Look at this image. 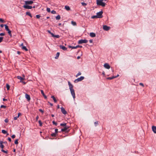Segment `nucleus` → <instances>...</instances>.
<instances>
[{
  "mask_svg": "<svg viewBox=\"0 0 156 156\" xmlns=\"http://www.w3.org/2000/svg\"><path fill=\"white\" fill-rule=\"evenodd\" d=\"M104 0H97V4L98 5L101 6L103 7H105L106 5V4L103 2V1Z\"/></svg>",
  "mask_w": 156,
  "mask_h": 156,
  "instance_id": "nucleus-1",
  "label": "nucleus"
},
{
  "mask_svg": "<svg viewBox=\"0 0 156 156\" xmlns=\"http://www.w3.org/2000/svg\"><path fill=\"white\" fill-rule=\"evenodd\" d=\"M69 127L68 126H66L64 127V128L61 129V131L62 132H65L66 133H68L69 131Z\"/></svg>",
  "mask_w": 156,
  "mask_h": 156,
  "instance_id": "nucleus-2",
  "label": "nucleus"
},
{
  "mask_svg": "<svg viewBox=\"0 0 156 156\" xmlns=\"http://www.w3.org/2000/svg\"><path fill=\"white\" fill-rule=\"evenodd\" d=\"M5 28L6 30L8 31V33L11 37H12L11 31L9 28L6 25H4Z\"/></svg>",
  "mask_w": 156,
  "mask_h": 156,
  "instance_id": "nucleus-3",
  "label": "nucleus"
},
{
  "mask_svg": "<svg viewBox=\"0 0 156 156\" xmlns=\"http://www.w3.org/2000/svg\"><path fill=\"white\" fill-rule=\"evenodd\" d=\"M84 79V77L83 76H81L80 78H78L77 79H76L74 81V82L75 83H77L79 81H81L83 80Z\"/></svg>",
  "mask_w": 156,
  "mask_h": 156,
  "instance_id": "nucleus-4",
  "label": "nucleus"
},
{
  "mask_svg": "<svg viewBox=\"0 0 156 156\" xmlns=\"http://www.w3.org/2000/svg\"><path fill=\"white\" fill-rule=\"evenodd\" d=\"M88 41L86 39H81L79 41H78V43L79 44H80L83 43H86Z\"/></svg>",
  "mask_w": 156,
  "mask_h": 156,
  "instance_id": "nucleus-5",
  "label": "nucleus"
},
{
  "mask_svg": "<svg viewBox=\"0 0 156 156\" xmlns=\"http://www.w3.org/2000/svg\"><path fill=\"white\" fill-rule=\"evenodd\" d=\"M103 13V12L102 11H101L97 13V16L98 17V18H101L103 17V16L102 15V13Z\"/></svg>",
  "mask_w": 156,
  "mask_h": 156,
  "instance_id": "nucleus-6",
  "label": "nucleus"
},
{
  "mask_svg": "<svg viewBox=\"0 0 156 156\" xmlns=\"http://www.w3.org/2000/svg\"><path fill=\"white\" fill-rule=\"evenodd\" d=\"M25 4L26 5H31L33 3V1H26L25 2Z\"/></svg>",
  "mask_w": 156,
  "mask_h": 156,
  "instance_id": "nucleus-7",
  "label": "nucleus"
},
{
  "mask_svg": "<svg viewBox=\"0 0 156 156\" xmlns=\"http://www.w3.org/2000/svg\"><path fill=\"white\" fill-rule=\"evenodd\" d=\"M104 67L107 69H109L110 68V66L107 63H105L104 65Z\"/></svg>",
  "mask_w": 156,
  "mask_h": 156,
  "instance_id": "nucleus-8",
  "label": "nucleus"
},
{
  "mask_svg": "<svg viewBox=\"0 0 156 156\" xmlns=\"http://www.w3.org/2000/svg\"><path fill=\"white\" fill-rule=\"evenodd\" d=\"M110 27H109L107 26L106 25H104L103 26V29L104 30L108 31L109 30Z\"/></svg>",
  "mask_w": 156,
  "mask_h": 156,
  "instance_id": "nucleus-9",
  "label": "nucleus"
},
{
  "mask_svg": "<svg viewBox=\"0 0 156 156\" xmlns=\"http://www.w3.org/2000/svg\"><path fill=\"white\" fill-rule=\"evenodd\" d=\"M70 91L72 95L73 98L74 99L75 98V93L74 90V89H72V90H70Z\"/></svg>",
  "mask_w": 156,
  "mask_h": 156,
  "instance_id": "nucleus-10",
  "label": "nucleus"
},
{
  "mask_svg": "<svg viewBox=\"0 0 156 156\" xmlns=\"http://www.w3.org/2000/svg\"><path fill=\"white\" fill-rule=\"evenodd\" d=\"M61 109L62 112L63 114L64 115L66 114V111L65 110V109L63 107H62L61 108Z\"/></svg>",
  "mask_w": 156,
  "mask_h": 156,
  "instance_id": "nucleus-11",
  "label": "nucleus"
},
{
  "mask_svg": "<svg viewBox=\"0 0 156 156\" xmlns=\"http://www.w3.org/2000/svg\"><path fill=\"white\" fill-rule=\"evenodd\" d=\"M23 7L25 9H30L32 8V6L28 5H24L23 6Z\"/></svg>",
  "mask_w": 156,
  "mask_h": 156,
  "instance_id": "nucleus-12",
  "label": "nucleus"
},
{
  "mask_svg": "<svg viewBox=\"0 0 156 156\" xmlns=\"http://www.w3.org/2000/svg\"><path fill=\"white\" fill-rule=\"evenodd\" d=\"M68 85L69 86L70 90H72V89H73V85L72 84H71L70 83V82H69V81L68 82Z\"/></svg>",
  "mask_w": 156,
  "mask_h": 156,
  "instance_id": "nucleus-13",
  "label": "nucleus"
},
{
  "mask_svg": "<svg viewBox=\"0 0 156 156\" xmlns=\"http://www.w3.org/2000/svg\"><path fill=\"white\" fill-rule=\"evenodd\" d=\"M152 129L153 131L155 133H156V126H152Z\"/></svg>",
  "mask_w": 156,
  "mask_h": 156,
  "instance_id": "nucleus-14",
  "label": "nucleus"
},
{
  "mask_svg": "<svg viewBox=\"0 0 156 156\" xmlns=\"http://www.w3.org/2000/svg\"><path fill=\"white\" fill-rule=\"evenodd\" d=\"M25 97L28 101H29L30 100V96L29 95H28L27 94H26Z\"/></svg>",
  "mask_w": 156,
  "mask_h": 156,
  "instance_id": "nucleus-15",
  "label": "nucleus"
},
{
  "mask_svg": "<svg viewBox=\"0 0 156 156\" xmlns=\"http://www.w3.org/2000/svg\"><path fill=\"white\" fill-rule=\"evenodd\" d=\"M59 47L61 49H62L66 51L67 50V48H66L63 46L60 45Z\"/></svg>",
  "mask_w": 156,
  "mask_h": 156,
  "instance_id": "nucleus-16",
  "label": "nucleus"
},
{
  "mask_svg": "<svg viewBox=\"0 0 156 156\" xmlns=\"http://www.w3.org/2000/svg\"><path fill=\"white\" fill-rule=\"evenodd\" d=\"M41 94L43 95V96L44 97V98L45 99H47V97L45 95L43 90H41Z\"/></svg>",
  "mask_w": 156,
  "mask_h": 156,
  "instance_id": "nucleus-17",
  "label": "nucleus"
},
{
  "mask_svg": "<svg viewBox=\"0 0 156 156\" xmlns=\"http://www.w3.org/2000/svg\"><path fill=\"white\" fill-rule=\"evenodd\" d=\"M90 35L91 37H94L96 36L95 34L94 33H90Z\"/></svg>",
  "mask_w": 156,
  "mask_h": 156,
  "instance_id": "nucleus-18",
  "label": "nucleus"
},
{
  "mask_svg": "<svg viewBox=\"0 0 156 156\" xmlns=\"http://www.w3.org/2000/svg\"><path fill=\"white\" fill-rule=\"evenodd\" d=\"M3 142L2 141H0V147H1L2 149H3L4 147V146L3 145Z\"/></svg>",
  "mask_w": 156,
  "mask_h": 156,
  "instance_id": "nucleus-19",
  "label": "nucleus"
},
{
  "mask_svg": "<svg viewBox=\"0 0 156 156\" xmlns=\"http://www.w3.org/2000/svg\"><path fill=\"white\" fill-rule=\"evenodd\" d=\"M51 98L53 99L55 103L57 102V101L56 99V98H55L54 96H51Z\"/></svg>",
  "mask_w": 156,
  "mask_h": 156,
  "instance_id": "nucleus-20",
  "label": "nucleus"
},
{
  "mask_svg": "<svg viewBox=\"0 0 156 156\" xmlns=\"http://www.w3.org/2000/svg\"><path fill=\"white\" fill-rule=\"evenodd\" d=\"M116 77H115L114 76H113L112 77H107L106 79L107 80H112L114 78H116Z\"/></svg>",
  "mask_w": 156,
  "mask_h": 156,
  "instance_id": "nucleus-21",
  "label": "nucleus"
},
{
  "mask_svg": "<svg viewBox=\"0 0 156 156\" xmlns=\"http://www.w3.org/2000/svg\"><path fill=\"white\" fill-rule=\"evenodd\" d=\"M65 8L67 10H69L70 9V8L67 5H66L65 6Z\"/></svg>",
  "mask_w": 156,
  "mask_h": 156,
  "instance_id": "nucleus-22",
  "label": "nucleus"
},
{
  "mask_svg": "<svg viewBox=\"0 0 156 156\" xmlns=\"http://www.w3.org/2000/svg\"><path fill=\"white\" fill-rule=\"evenodd\" d=\"M26 14L27 15H28V16H29L31 17H32V15H31V13L29 12H26Z\"/></svg>",
  "mask_w": 156,
  "mask_h": 156,
  "instance_id": "nucleus-23",
  "label": "nucleus"
},
{
  "mask_svg": "<svg viewBox=\"0 0 156 156\" xmlns=\"http://www.w3.org/2000/svg\"><path fill=\"white\" fill-rule=\"evenodd\" d=\"M17 78L18 79L20 80H21V81L22 80H23L24 79V78H23L20 76H17Z\"/></svg>",
  "mask_w": 156,
  "mask_h": 156,
  "instance_id": "nucleus-24",
  "label": "nucleus"
},
{
  "mask_svg": "<svg viewBox=\"0 0 156 156\" xmlns=\"http://www.w3.org/2000/svg\"><path fill=\"white\" fill-rule=\"evenodd\" d=\"M57 134L55 133H53L51 134V136L52 137H56V136Z\"/></svg>",
  "mask_w": 156,
  "mask_h": 156,
  "instance_id": "nucleus-25",
  "label": "nucleus"
},
{
  "mask_svg": "<svg viewBox=\"0 0 156 156\" xmlns=\"http://www.w3.org/2000/svg\"><path fill=\"white\" fill-rule=\"evenodd\" d=\"M59 54H60L59 52H57L56 54V56L55 57V59H57L58 58V57L59 55Z\"/></svg>",
  "mask_w": 156,
  "mask_h": 156,
  "instance_id": "nucleus-26",
  "label": "nucleus"
},
{
  "mask_svg": "<svg viewBox=\"0 0 156 156\" xmlns=\"http://www.w3.org/2000/svg\"><path fill=\"white\" fill-rule=\"evenodd\" d=\"M22 49L23 50H25V51H28V49L26 48V47L25 46H23L22 47Z\"/></svg>",
  "mask_w": 156,
  "mask_h": 156,
  "instance_id": "nucleus-27",
  "label": "nucleus"
},
{
  "mask_svg": "<svg viewBox=\"0 0 156 156\" xmlns=\"http://www.w3.org/2000/svg\"><path fill=\"white\" fill-rule=\"evenodd\" d=\"M71 23L73 26H76V22L73 21H71Z\"/></svg>",
  "mask_w": 156,
  "mask_h": 156,
  "instance_id": "nucleus-28",
  "label": "nucleus"
},
{
  "mask_svg": "<svg viewBox=\"0 0 156 156\" xmlns=\"http://www.w3.org/2000/svg\"><path fill=\"white\" fill-rule=\"evenodd\" d=\"M60 19V16L59 15H58L56 17V19L57 20H59Z\"/></svg>",
  "mask_w": 156,
  "mask_h": 156,
  "instance_id": "nucleus-29",
  "label": "nucleus"
},
{
  "mask_svg": "<svg viewBox=\"0 0 156 156\" xmlns=\"http://www.w3.org/2000/svg\"><path fill=\"white\" fill-rule=\"evenodd\" d=\"M6 87L7 89V90H9V89L10 88V86L8 84H6Z\"/></svg>",
  "mask_w": 156,
  "mask_h": 156,
  "instance_id": "nucleus-30",
  "label": "nucleus"
},
{
  "mask_svg": "<svg viewBox=\"0 0 156 156\" xmlns=\"http://www.w3.org/2000/svg\"><path fill=\"white\" fill-rule=\"evenodd\" d=\"M38 122H39V126H41L42 125V122H41V120H39V121H38Z\"/></svg>",
  "mask_w": 156,
  "mask_h": 156,
  "instance_id": "nucleus-31",
  "label": "nucleus"
},
{
  "mask_svg": "<svg viewBox=\"0 0 156 156\" xmlns=\"http://www.w3.org/2000/svg\"><path fill=\"white\" fill-rule=\"evenodd\" d=\"M66 123H61L60 124V126H63L64 127H65V126H67L66 125Z\"/></svg>",
  "mask_w": 156,
  "mask_h": 156,
  "instance_id": "nucleus-32",
  "label": "nucleus"
},
{
  "mask_svg": "<svg viewBox=\"0 0 156 156\" xmlns=\"http://www.w3.org/2000/svg\"><path fill=\"white\" fill-rule=\"evenodd\" d=\"M2 132L4 134H6L7 133V132L5 130H2Z\"/></svg>",
  "mask_w": 156,
  "mask_h": 156,
  "instance_id": "nucleus-33",
  "label": "nucleus"
},
{
  "mask_svg": "<svg viewBox=\"0 0 156 156\" xmlns=\"http://www.w3.org/2000/svg\"><path fill=\"white\" fill-rule=\"evenodd\" d=\"M81 4L83 6H85L87 5V4L86 3H85L83 2H82L81 3Z\"/></svg>",
  "mask_w": 156,
  "mask_h": 156,
  "instance_id": "nucleus-34",
  "label": "nucleus"
},
{
  "mask_svg": "<svg viewBox=\"0 0 156 156\" xmlns=\"http://www.w3.org/2000/svg\"><path fill=\"white\" fill-rule=\"evenodd\" d=\"M95 18H98V17L97 16V15L91 17V18L92 19H94Z\"/></svg>",
  "mask_w": 156,
  "mask_h": 156,
  "instance_id": "nucleus-35",
  "label": "nucleus"
},
{
  "mask_svg": "<svg viewBox=\"0 0 156 156\" xmlns=\"http://www.w3.org/2000/svg\"><path fill=\"white\" fill-rule=\"evenodd\" d=\"M18 139H16L15 141V142H14V143L16 144H18Z\"/></svg>",
  "mask_w": 156,
  "mask_h": 156,
  "instance_id": "nucleus-36",
  "label": "nucleus"
},
{
  "mask_svg": "<svg viewBox=\"0 0 156 156\" xmlns=\"http://www.w3.org/2000/svg\"><path fill=\"white\" fill-rule=\"evenodd\" d=\"M94 124L95 126H97V125H98V122L96 121V122H95L94 123Z\"/></svg>",
  "mask_w": 156,
  "mask_h": 156,
  "instance_id": "nucleus-37",
  "label": "nucleus"
},
{
  "mask_svg": "<svg viewBox=\"0 0 156 156\" xmlns=\"http://www.w3.org/2000/svg\"><path fill=\"white\" fill-rule=\"evenodd\" d=\"M0 22H1L2 23H4L5 22L4 20L2 18H0Z\"/></svg>",
  "mask_w": 156,
  "mask_h": 156,
  "instance_id": "nucleus-38",
  "label": "nucleus"
},
{
  "mask_svg": "<svg viewBox=\"0 0 156 156\" xmlns=\"http://www.w3.org/2000/svg\"><path fill=\"white\" fill-rule=\"evenodd\" d=\"M81 73H80V72H79L76 75V77H77L78 76H80V75H81Z\"/></svg>",
  "mask_w": 156,
  "mask_h": 156,
  "instance_id": "nucleus-39",
  "label": "nucleus"
},
{
  "mask_svg": "<svg viewBox=\"0 0 156 156\" xmlns=\"http://www.w3.org/2000/svg\"><path fill=\"white\" fill-rule=\"evenodd\" d=\"M51 13L53 14H55L56 13V12L55 11L53 10L51 11Z\"/></svg>",
  "mask_w": 156,
  "mask_h": 156,
  "instance_id": "nucleus-40",
  "label": "nucleus"
},
{
  "mask_svg": "<svg viewBox=\"0 0 156 156\" xmlns=\"http://www.w3.org/2000/svg\"><path fill=\"white\" fill-rule=\"evenodd\" d=\"M47 11L48 12H50V8H47Z\"/></svg>",
  "mask_w": 156,
  "mask_h": 156,
  "instance_id": "nucleus-41",
  "label": "nucleus"
},
{
  "mask_svg": "<svg viewBox=\"0 0 156 156\" xmlns=\"http://www.w3.org/2000/svg\"><path fill=\"white\" fill-rule=\"evenodd\" d=\"M54 37H55L57 38H58L60 37V36L58 35H55Z\"/></svg>",
  "mask_w": 156,
  "mask_h": 156,
  "instance_id": "nucleus-42",
  "label": "nucleus"
},
{
  "mask_svg": "<svg viewBox=\"0 0 156 156\" xmlns=\"http://www.w3.org/2000/svg\"><path fill=\"white\" fill-rule=\"evenodd\" d=\"M1 151L2 152H3L5 153H7L8 152L7 151H5L4 150H3V149H2Z\"/></svg>",
  "mask_w": 156,
  "mask_h": 156,
  "instance_id": "nucleus-43",
  "label": "nucleus"
},
{
  "mask_svg": "<svg viewBox=\"0 0 156 156\" xmlns=\"http://www.w3.org/2000/svg\"><path fill=\"white\" fill-rule=\"evenodd\" d=\"M52 123L54 125H55V126H57V123L55 122L54 121H53V122H52Z\"/></svg>",
  "mask_w": 156,
  "mask_h": 156,
  "instance_id": "nucleus-44",
  "label": "nucleus"
},
{
  "mask_svg": "<svg viewBox=\"0 0 156 156\" xmlns=\"http://www.w3.org/2000/svg\"><path fill=\"white\" fill-rule=\"evenodd\" d=\"M3 38V37H0V43L2 41Z\"/></svg>",
  "mask_w": 156,
  "mask_h": 156,
  "instance_id": "nucleus-45",
  "label": "nucleus"
},
{
  "mask_svg": "<svg viewBox=\"0 0 156 156\" xmlns=\"http://www.w3.org/2000/svg\"><path fill=\"white\" fill-rule=\"evenodd\" d=\"M36 17L37 18L39 19V18H40V16L39 15H36Z\"/></svg>",
  "mask_w": 156,
  "mask_h": 156,
  "instance_id": "nucleus-46",
  "label": "nucleus"
},
{
  "mask_svg": "<svg viewBox=\"0 0 156 156\" xmlns=\"http://www.w3.org/2000/svg\"><path fill=\"white\" fill-rule=\"evenodd\" d=\"M58 132V129H55V133H56V134Z\"/></svg>",
  "mask_w": 156,
  "mask_h": 156,
  "instance_id": "nucleus-47",
  "label": "nucleus"
},
{
  "mask_svg": "<svg viewBox=\"0 0 156 156\" xmlns=\"http://www.w3.org/2000/svg\"><path fill=\"white\" fill-rule=\"evenodd\" d=\"M6 107V106L4 105H1V108H5Z\"/></svg>",
  "mask_w": 156,
  "mask_h": 156,
  "instance_id": "nucleus-48",
  "label": "nucleus"
},
{
  "mask_svg": "<svg viewBox=\"0 0 156 156\" xmlns=\"http://www.w3.org/2000/svg\"><path fill=\"white\" fill-rule=\"evenodd\" d=\"M82 47V46H80V45H77L76 46V48H81Z\"/></svg>",
  "mask_w": 156,
  "mask_h": 156,
  "instance_id": "nucleus-49",
  "label": "nucleus"
},
{
  "mask_svg": "<svg viewBox=\"0 0 156 156\" xmlns=\"http://www.w3.org/2000/svg\"><path fill=\"white\" fill-rule=\"evenodd\" d=\"M5 34L4 33H1L0 34V36H3L5 35Z\"/></svg>",
  "mask_w": 156,
  "mask_h": 156,
  "instance_id": "nucleus-50",
  "label": "nucleus"
},
{
  "mask_svg": "<svg viewBox=\"0 0 156 156\" xmlns=\"http://www.w3.org/2000/svg\"><path fill=\"white\" fill-rule=\"evenodd\" d=\"M140 85L142 86L143 87H144V85L142 83H139Z\"/></svg>",
  "mask_w": 156,
  "mask_h": 156,
  "instance_id": "nucleus-51",
  "label": "nucleus"
},
{
  "mask_svg": "<svg viewBox=\"0 0 156 156\" xmlns=\"http://www.w3.org/2000/svg\"><path fill=\"white\" fill-rule=\"evenodd\" d=\"M39 111L40 112H42V113H43L44 112V111L42 110L41 109H39Z\"/></svg>",
  "mask_w": 156,
  "mask_h": 156,
  "instance_id": "nucleus-52",
  "label": "nucleus"
},
{
  "mask_svg": "<svg viewBox=\"0 0 156 156\" xmlns=\"http://www.w3.org/2000/svg\"><path fill=\"white\" fill-rule=\"evenodd\" d=\"M15 136H16L15 135H12V136L11 137L13 139L15 137Z\"/></svg>",
  "mask_w": 156,
  "mask_h": 156,
  "instance_id": "nucleus-53",
  "label": "nucleus"
},
{
  "mask_svg": "<svg viewBox=\"0 0 156 156\" xmlns=\"http://www.w3.org/2000/svg\"><path fill=\"white\" fill-rule=\"evenodd\" d=\"M5 122L7 123L8 122V120L7 119H5Z\"/></svg>",
  "mask_w": 156,
  "mask_h": 156,
  "instance_id": "nucleus-54",
  "label": "nucleus"
},
{
  "mask_svg": "<svg viewBox=\"0 0 156 156\" xmlns=\"http://www.w3.org/2000/svg\"><path fill=\"white\" fill-rule=\"evenodd\" d=\"M8 140H9V142H11V138H10V137H8Z\"/></svg>",
  "mask_w": 156,
  "mask_h": 156,
  "instance_id": "nucleus-55",
  "label": "nucleus"
},
{
  "mask_svg": "<svg viewBox=\"0 0 156 156\" xmlns=\"http://www.w3.org/2000/svg\"><path fill=\"white\" fill-rule=\"evenodd\" d=\"M48 103L50 104L51 106H52L53 105V104L52 103H51L49 101H48Z\"/></svg>",
  "mask_w": 156,
  "mask_h": 156,
  "instance_id": "nucleus-56",
  "label": "nucleus"
},
{
  "mask_svg": "<svg viewBox=\"0 0 156 156\" xmlns=\"http://www.w3.org/2000/svg\"><path fill=\"white\" fill-rule=\"evenodd\" d=\"M50 34H51L52 35V37H54L55 35L53 33L51 32Z\"/></svg>",
  "mask_w": 156,
  "mask_h": 156,
  "instance_id": "nucleus-57",
  "label": "nucleus"
},
{
  "mask_svg": "<svg viewBox=\"0 0 156 156\" xmlns=\"http://www.w3.org/2000/svg\"><path fill=\"white\" fill-rule=\"evenodd\" d=\"M38 118H39V116H38V115H37V117H36V120L37 121V120H38Z\"/></svg>",
  "mask_w": 156,
  "mask_h": 156,
  "instance_id": "nucleus-58",
  "label": "nucleus"
},
{
  "mask_svg": "<svg viewBox=\"0 0 156 156\" xmlns=\"http://www.w3.org/2000/svg\"><path fill=\"white\" fill-rule=\"evenodd\" d=\"M72 49H76V46H75V47L72 46Z\"/></svg>",
  "mask_w": 156,
  "mask_h": 156,
  "instance_id": "nucleus-59",
  "label": "nucleus"
},
{
  "mask_svg": "<svg viewBox=\"0 0 156 156\" xmlns=\"http://www.w3.org/2000/svg\"><path fill=\"white\" fill-rule=\"evenodd\" d=\"M18 117H17H17H15L14 118V120H16L17 119V118H18Z\"/></svg>",
  "mask_w": 156,
  "mask_h": 156,
  "instance_id": "nucleus-60",
  "label": "nucleus"
},
{
  "mask_svg": "<svg viewBox=\"0 0 156 156\" xmlns=\"http://www.w3.org/2000/svg\"><path fill=\"white\" fill-rule=\"evenodd\" d=\"M21 113H19L18 114V116H17V117H19L20 115H21Z\"/></svg>",
  "mask_w": 156,
  "mask_h": 156,
  "instance_id": "nucleus-61",
  "label": "nucleus"
},
{
  "mask_svg": "<svg viewBox=\"0 0 156 156\" xmlns=\"http://www.w3.org/2000/svg\"><path fill=\"white\" fill-rule=\"evenodd\" d=\"M4 26V25L3 24H1L0 25V26L1 27H3Z\"/></svg>",
  "mask_w": 156,
  "mask_h": 156,
  "instance_id": "nucleus-62",
  "label": "nucleus"
},
{
  "mask_svg": "<svg viewBox=\"0 0 156 156\" xmlns=\"http://www.w3.org/2000/svg\"><path fill=\"white\" fill-rule=\"evenodd\" d=\"M89 42H90V43H92V42H93V40H89Z\"/></svg>",
  "mask_w": 156,
  "mask_h": 156,
  "instance_id": "nucleus-63",
  "label": "nucleus"
},
{
  "mask_svg": "<svg viewBox=\"0 0 156 156\" xmlns=\"http://www.w3.org/2000/svg\"><path fill=\"white\" fill-rule=\"evenodd\" d=\"M47 31L49 34H50L51 32L49 30H48Z\"/></svg>",
  "mask_w": 156,
  "mask_h": 156,
  "instance_id": "nucleus-64",
  "label": "nucleus"
}]
</instances>
